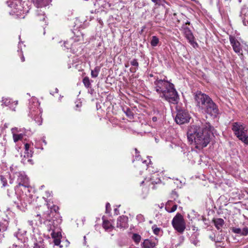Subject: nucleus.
<instances>
[{"label": "nucleus", "instance_id": "37", "mask_svg": "<svg viewBox=\"0 0 248 248\" xmlns=\"http://www.w3.org/2000/svg\"><path fill=\"white\" fill-rule=\"evenodd\" d=\"M178 197V195L177 194L176 192L174 190L172 191H171V202H172V199H173V201H176L178 202H180L179 200H178V201H177ZM171 204H172V203H171Z\"/></svg>", "mask_w": 248, "mask_h": 248}, {"label": "nucleus", "instance_id": "5", "mask_svg": "<svg viewBox=\"0 0 248 248\" xmlns=\"http://www.w3.org/2000/svg\"><path fill=\"white\" fill-rule=\"evenodd\" d=\"M231 128L234 136L245 145H248V127L242 122H236L232 124Z\"/></svg>", "mask_w": 248, "mask_h": 248}, {"label": "nucleus", "instance_id": "23", "mask_svg": "<svg viewBox=\"0 0 248 248\" xmlns=\"http://www.w3.org/2000/svg\"><path fill=\"white\" fill-rule=\"evenodd\" d=\"M103 219V227L106 231H110L113 229V227L111 225V224L110 223L109 221H108L107 220H105L104 219V217H102Z\"/></svg>", "mask_w": 248, "mask_h": 248}, {"label": "nucleus", "instance_id": "10", "mask_svg": "<svg viewBox=\"0 0 248 248\" xmlns=\"http://www.w3.org/2000/svg\"><path fill=\"white\" fill-rule=\"evenodd\" d=\"M171 224L174 229L179 233H182L186 229V223L183 216L179 213L173 217Z\"/></svg>", "mask_w": 248, "mask_h": 248}, {"label": "nucleus", "instance_id": "49", "mask_svg": "<svg viewBox=\"0 0 248 248\" xmlns=\"http://www.w3.org/2000/svg\"><path fill=\"white\" fill-rule=\"evenodd\" d=\"M30 147V145L28 143H26L25 144V151L29 152V149Z\"/></svg>", "mask_w": 248, "mask_h": 248}, {"label": "nucleus", "instance_id": "57", "mask_svg": "<svg viewBox=\"0 0 248 248\" xmlns=\"http://www.w3.org/2000/svg\"><path fill=\"white\" fill-rule=\"evenodd\" d=\"M114 213H115V214L116 215H118V214L119 211H118V210H117V208H115V209H114Z\"/></svg>", "mask_w": 248, "mask_h": 248}, {"label": "nucleus", "instance_id": "26", "mask_svg": "<svg viewBox=\"0 0 248 248\" xmlns=\"http://www.w3.org/2000/svg\"><path fill=\"white\" fill-rule=\"evenodd\" d=\"M74 45L73 39H72L71 38L64 42V47L67 49H72Z\"/></svg>", "mask_w": 248, "mask_h": 248}, {"label": "nucleus", "instance_id": "13", "mask_svg": "<svg viewBox=\"0 0 248 248\" xmlns=\"http://www.w3.org/2000/svg\"><path fill=\"white\" fill-rule=\"evenodd\" d=\"M183 16L181 13H173V16H171V22L175 25L174 26L176 28V30L181 29L183 28L184 25V21L182 20Z\"/></svg>", "mask_w": 248, "mask_h": 248}, {"label": "nucleus", "instance_id": "4", "mask_svg": "<svg viewBox=\"0 0 248 248\" xmlns=\"http://www.w3.org/2000/svg\"><path fill=\"white\" fill-rule=\"evenodd\" d=\"M140 163L142 167H146V171L150 173L149 176H146L144 180L141 182V184L144 183L152 189H155L157 188V185L160 182L156 170L152 166L150 160L148 164H147L146 160L141 161Z\"/></svg>", "mask_w": 248, "mask_h": 248}, {"label": "nucleus", "instance_id": "29", "mask_svg": "<svg viewBox=\"0 0 248 248\" xmlns=\"http://www.w3.org/2000/svg\"><path fill=\"white\" fill-rule=\"evenodd\" d=\"M8 223V222L5 220L0 221V232H3L6 230Z\"/></svg>", "mask_w": 248, "mask_h": 248}, {"label": "nucleus", "instance_id": "60", "mask_svg": "<svg viewBox=\"0 0 248 248\" xmlns=\"http://www.w3.org/2000/svg\"><path fill=\"white\" fill-rule=\"evenodd\" d=\"M10 192H9V190H7V195H8V196H9V197H10V196H11V195H10Z\"/></svg>", "mask_w": 248, "mask_h": 248}, {"label": "nucleus", "instance_id": "58", "mask_svg": "<svg viewBox=\"0 0 248 248\" xmlns=\"http://www.w3.org/2000/svg\"><path fill=\"white\" fill-rule=\"evenodd\" d=\"M159 207H160L161 209H162L164 206V204L163 203H162L161 204V206H160L159 205H158Z\"/></svg>", "mask_w": 248, "mask_h": 248}, {"label": "nucleus", "instance_id": "12", "mask_svg": "<svg viewBox=\"0 0 248 248\" xmlns=\"http://www.w3.org/2000/svg\"><path fill=\"white\" fill-rule=\"evenodd\" d=\"M179 30L183 31L186 38L194 47L198 46V44L194 41V37L189 28L185 27V25H184V27Z\"/></svg>", "mask_w": 248, "mask_h": 248}, {"label": "nucleus", "instance_id": "22", "mask_svg": "<svg viewBox=\"0 0 248 248\" xmlns=\"http://www.w3.org/2000/svg\"><path fill=\"white\" fill-rule=\"evenodd\" d=\"M71 38L73 39L74 44L78 42L81 43L83 41V34L81 32L78 31L76 35Z\"/></svg>", "mask_w": 248, "mask_h": 248}, {"label": "nucleus", "instance_id": "31", "mask_svg": "<svg viewBox=\"0 0 248 248\" xmlns=\"http://www.w3.org/2000/svg\"><path fill=\"white\" fill-rule=\"evenodd\" d=\"M24 136V134L22 133L19 134H14L13 137L14 142H16L18 141L21 140L23 138Z\"/></svg>", "mask_w": 248, "mask_h": 248}, {"label": "nucleus", "instance_id": "17", "mask_svg": "<svg viewBox=\"0 0 248 248\" xmlns=\"http://www.w3.org/2000/svg\"><path fill=\"white\" fill-rule=\"evenodd\" d=\"M179 100V95L174 88V85L171 83V103L177 104Z\"/></svg>", "mask_w": 248, "mask_h": 248}, {"label": "nucleus", "instance_id": "20", "mask_svg": "<svg viewBox=\"0 0 248 248\" xmlns=\"http://www.w3.org/2000/svg\"><path fill=\"white\" fill-rule=\"evenodd\" d=\"M212 221L217 230L221 231V228L225 224L224 220L221 218H214Z\"/></svg>", "mask_w": 248, "mask_h": 248}, {"label": "nucleus", "instance_id": "40", "mask_svg": "<svg viewBox=\"0 0 248 248\" xmlns=\"http://www.w3.org/2000/svg\"><path fill=\"white\" fill-rule=\"evenodd\" d=\"M152 229L153 230V232H154V233L155 234H158L160 231V228H157L156 226H153L152 227Z\"/></svg>", "mask_w": 248, "mask_h": 248}, {"label": "nucleus", "instance_id": "32", "mask_svg": "<svg viewBox=\"0 0 248 248\" xmlns=\"http://www.w3.org/2000/svg\"><path fill=\"white\" fill-rule=\"evenodd\" d=\"M37 16L39 18L40 20H44L45 19L46 16L44 14V12L42 11L41 10L38 9L36 11Z\"/></svg>", "mask_w": 248, "mask_h": 248}, {"label": "nucleus", "instance_id": "7", "mask_svg": "<svg viewBox=\"0 0 248 248\" xmlns=\"http://www.w3.org/2000/svg\"><path fill=\"white\" fill-rule=\"evenodd\" d=\"M39 103L35 97H32L29 100V116L34 119V121L40 125L42 123L41 114L42 110L39 108Z\"/></svg>", "mask_w": 248, "mask_h": 248}, {"label": "nucleus", "instance_id": "16", "mask_svg": "<svg viewBox=\"0 0 248 248\" xmlns=\"http://www.w3.org/2000/svg\"><path fill=\"white\" fill-rule=\"evenodd\" d=\"M232 232L234 233L239 234L241 236H247L248 235V227L245 226L242 229L236 227H232L231 228Z\"/></svg>", "mask_w": 248, "mask_h": 248}, {"label": "nucleus", "instance_id": "42", "mask_svg": "<svg viewBox=\"0 0 248 248\" xmlns=\"http://www.w3.org/2000/svg\"><path fill=\"white\" fill-rule=\"evenodd\" d=\"M125 114L126 116L129 118H131L133 117V113L129 108H127L126 111H125Z\"/></svg>", "mask_w": 248, "mask_h": 248}, {"label": "nucleus", "instance_id": "47", "mask_svg": "<svg viewBox=\"0 0 248 248\" xmlns=\"http://www.w3.org/2000/svg\"><path fill=\"white\" fill-rule=\"evenodd\" d=\"M135 152H136V155H135V158L136 159L140 160V158H139V152H138V150L137 149H135Z\"/></svg>", "mask_w": 248, "mask_h": 248}, {"label": "nucleus", "instance_id": "25", "mask_svg": "<svg viewBox=\"0 0 248 248\" xmlns=\"http://www.w3.org/2000/svg\"><path fill=\"white\" fill-rule=\"evenodd\" d=\"M130 63L132 66H134V67L130 68V71L132 73H136L139 67V62L136 59H133L130 62Z\"/></svg>", "mask_w": 248, "mask_h": 248}, {"label": "nucleus", "instance_id": "63", "mask_svg": "<svg viewBox=\"0 0 248 248\" xmlns=\"http://www.w3.org/2000/svg\"><path fill=\"white\" fill-rule=\"evenodd\" d=\"M43 142L45 143V144H46V141L45 140L43 141Z\"/></svg>", "mask_w": 248, "mask_h": 248}, {"label": "nucleus", "instance_id": "9", "mask_svg": "<svg viewBox=\"0 0 248 248\" xmlns=\"http://www.w3.org/2000/svg\"><path fill=\"white\" fill-rule=\"evenodd\" d=\"M176 109L177 114L174 120L177 124H182L189 122L191 116L187 110L180 108L178 105L176 106Z\"/></svg>", "mask_w": 248, "mask_h": 248}, {"label": "nucleus", "instance_id": "34", "mask_svg": "<svg viewBox=\"0 0 248 248\" xmlns=\"http://www.w3.org/2000/svg\"><path fill=\"white\" fill-rule=\"evenodd\" d=\"M132 239L136 244H138L141 240V236L137 233H134L132 235Z\"/></svg>", "mask_w": 248, "mask_h": 248}, {"label": "nucleus", "instance_id": "11", "mask_svg": "<svg viewBox=\"0 0 248 248\" xmlns=\"http://www.w3.org/2000/svg\"><path fill=\"white\" fill-rule=\"evenodd\" d=\"M15 177H17L16 183L18 185L16 186H22L24 189L28 188L30 187L29 178L24 172H18L15 173Z\"/></svg>", "mask_w": 248, "mask_h": 248}, {"label": "nucleus", "instance_id": "61", "mask_svg": "<svg viewBox=\"0 0 248 248\" xmlns=\"http://www.w3.org/2000/svg\"><path fill=\"white\" fill-rule=\"evenodd\" d=\"M244 44L247 46V48L246 49H248V44L245 43Z\"/></svg>", "mask_w": 248, "mask_h": 248}, {"label": "nucleus", "instance_id": "36", "mask_svg": "<svg viewBox=\"0 0 248 248\" xmlns=\"http://www.w3.org/2000/svg\"><path fill=\"white\" fill-rule=\"evenodd\" d=\"M33 248H45L43 241H40L34 244Z\"/></svg>", "mask_w": 248, "mask_h": 248}, {"label": "nucleus", "instance_id": "30", "mask_svg": "<svg viewBox=\"0 0 248 248\" xmlns=\"http://www.w3.org/2000/svg\"><path fill=\"white\" fill-rule=\"evenodd\" d=\"M100 70V67L99 66H96L93 70L91 71V76L92 78H96Z\"/></svg>", "mask_w": 248, "mask_h": 248}, {"label": "nucleus", "instance_id": "14", "mask_svg": "<svg viewBox=\"0 0 248 248\" xmlns=\"http://www.w3.org/2000/svg\"><path fill=\"white\" fill-rule=\"evenodd\" d=\"M229 40L234 51L238 54H241L242 55L241 53L242 50L239 42L232 35H230Z\"/></svg>", "mask_w": 248, "mask_h": 248}, {"label": "nucleus", "instance_id": "53", "mask_svg": "<svg viewBox=\"0 0 248 248\" xmlns=\"http://www.w3.org/2000/svg\"><path fill=\"white\" fill-rule=\"evenodd\" d=\"M16 207H17L18 209H20V210H24V209H23V208H21V207L19 205V204H18V203H17Z\"/></svg>", "mask_w": 248, "mask_h": 248}, {"label": "nucleus", "instance_id": "46", "mask_svg": "<svg viewBox=\"0 0 248 248\" xmlns=\"http://www.w3.org/2000/svg\"><path fill=\"white\" fill-rule=\"evenodd\" d=\"M152 1L155 4L160 5L163 3L164 0H152Z\"/></svg>", "mask_w": 248, "mask_h": 248}, {"label": "nucleus", "instance_id": "41", "mask_svg": "<svg viewBox=\"0 0 248 248\" xmlns=\"http://www.w3.org/2000/svg\"><path fill=\"white\" fill-rule=\"evenodd\" d=\"M136 218L139 222H143L144 220V217L141 214L137 215Z\"/></svg>", "mask_w": 248, "mask_h": 248}, {"label": "nucleus", "instance_id": "19", "mask_svg": "<svg viewBox=\"0 0 248 248\" xmlns=\"http://www.w3.org/2000/svg\"><path fill=\"white\" fill-rule=\"evenodd\" d=\"M2 105L4 104L6 106H9L13 110H15V107H13L14 106H16L17 104V101L12 102L11 99L8 98H2Z\"/></svg>", "mask_w": 248, "mask_h": 248}, {"label": "nucleus", "instance_id": "55", "mask_svg": "<svg viewBox=\"0 0 248 248\" xmlns=\"http://www.w3.org/2000/svg\"><path fill=\"white\" fill-rule=\"evenodd\" d=\"M28 223L31 226H32V225H33V221H31V220H29L28 221Z\"/></svg>", "mask_w": 248, "mask_h": 248}, {"label": "nucleus", "instance_id": "51", "mask_svg": "<svg viewBox=\"0 0 248 248\" xmlns=\"http://www.w3.org/2000/svg\"><path fill=\"white\" fill-rule=\"evenodd\" d=\"M46 197L48 198V197H50V196H51V192H50L48 191H47L46 192Z\"/></svg>", "mask_w": 248, "mask_h": 248}, {"label": "nucleus", "instance_id": "21", "mask_svg": "<svg viewBox=\"0 0 248 248\" xmlns=\"http://www.w3.org/2000/svg\"><path fill=\"white\" fill-rule=\"evenodd\" d=\"M32 1L38 8L46 6L48 2L47 0H32Z\"/></svg>", "mask_w": 248, "mask_h": 248}, {"label": "nucleus", "instance_id": "28", "mask_svg": "<svg viewBox=\"0 0 248 248\" xmlns=\"http://www.w3.org/2000/svg\"><path fill=\"white\" fill-rule=\"evenodd\" d=\"M22 43V42L20 41L19 42L18 45V50L17 51L19 53V55L21 57V60L22 62L25 61V58L23 56V51L22 50V47L21 44Z\"/></svg>", "mask_w": 248, "mask_h": 248}, {"label": "nucleus", "instance_id": "48", "mask_svg": "<svg viewBox=\"0 0 248 248\" xmlns=\"http://www.w3.org/2000/svg\"><path fill=\"white\" fill-rule=\"evenodd\" d=\"M177 208V205L175 202L174 204H173L172 206L171 207V213L174 212Z\"/></svg>", "mask_w": 248, "mask_h": 248}, {"label": "nucleus", "instance_id": "2", "mask_svg": "<svg viewBox=\"0 0 248 248\" xmlns=\"http://www.w3.org/2000/svg\"><path fill=\"white\" fill-rule=\"evenodd\" d=\"M47 205L48 210L46 212L43 213L42 217H41L40 214H37V216L39 217L40 222H42V219L44 220V223L46 229L50 233L55 245L59 246L62 237V229L60 227L62 219L58 212L59 207L54 204L51 205L47 202Z\"/></svg>", "mask_w": 248, "mask_h": 248}, {"label": "nucleus", "instance_id": "39", "mask_svg": "<svg viewBox=\"0 0 248 248\" xmlns=\"http://www.w3.org/2000/svg\"><path fill=\"white\" fill-rule=\"evenodd\" d=\"M165 209L169 213L170 212V201H168L165 205Z\"/></svg>", "mask_w": 248, "mask_h": 248}, {"label": "nucleus", "instance_id": "50", "mask_svg": "<svg viewBox=\"0 0 248 248\" xmlns=\"http://www.w3.org/2000/svg\"><path fill=\"white\" fill-rule=\"evenodd\" d=\"M17 131H18L17 128L16 127L13 128L11 129V132H12L13 135H14V134H16V132Z\"/></svg>", "mask_w": 248, "mask_h": 248}, {"label": "nucleus", "instance_id": "27", "mask_svg": "<svg viewBox=\"0 0 248 248\" xmlns=\"http://www.w3.org/2000/svg\"><path fill=\"white\" fill-rule=\"evenodd\" d=\"M182 186L181 182L177 179H173V182H171V187L174 189L175 188L181 187Z\"/></svg>", "mask_w": 248, "mask_h": 248}, {"label": "nucleus", "instance_id": "38", "mask_svg": "<svg viewBox=\"0 0 248 248\" xmlns=\"http://www.w3.org/2000/svg\"><path fill=\"white\" fill-rule=\"evenodd\" d=\"M26 233V231H22L21 229H19L18 230V231L17 233H15L14 234V235L18 239H19L18 238V235H24Z\"/></svg>", "mask_w": 248, "mask_h": 248}, {"label": "nucleus", "instance_id": "54", "mask_svg": "<svg viewBox=\"0 0 248 248\" xmlns=\"http://www.w3.org/2000/svg\"><path fill=\"white\" fill-rule=\"evenodd\" d=\"M152 120H153V122H156V121H157V117H155V116L153 117L152 118Z\"/></svg>", "mask_w": 248, "mask_h": 248}, {"label": "nucleus", "instance_id": "18", "mask_svg": "<svg viewBox=\"0 0 248 248\" xmlns=\"http://www.w3.org/2000/svg\"><path fill=\"white\" fill-rule=\"evenodd\" d=\"M156 244V240L145 239L141 244V246L143 248H152L155 247Z\"/></svg>", "mask_w": 248, "mask_h": 248}, {"label": "nucleus", "instance_id": "43", "mask_svg": "<svg viewBox=\"0 0 248 248\" xmlns=\"http://www.w3.org/2000/svg\"><path fill=\"white\" fill-rule=\"evenodd\" d=\"M111 211L110 205L108 202H107L106 205V212L109 213Z\"/></svg>", "mask_w": 248, "mask_h": 248}, {"label": "nucleus", "instance_id": "24", "mask_svg": "<svg viewBox=\"0 0 248 248\" xmlns=\"http://www.w3.org/2000/svg\"><path fill=\"white\" fill-rule=\"evenodd\" d=\"M31 155L32 154L31 152L25 151L24 155H21V157H22L21 162L23 163V164H25L26 159H28V162L30 161V158L31 157Z\"/></svg>", "mask_w": 248, "mask_h": 248}, {"label": "nucleus", "instance_id": "59", "mask_svg": "<svg viewBox=\"0 0 248 248\" xmlns=\"http://www.w3.org/2000/svg\"><path fill=\"white\" fill-rule=\"evenodd\" d=\"M189 25L190 24V22H189L188 21H187L186 22H184V25H185V27H186V25Z\"/></svg>", "mask_w": 248, "mask_h": 248}, {"label": "nucleus", "instance_id": "52", "mask_svg": "<svg viewBox=\"0 0 248 248\" xmlns=\"http://www.w3.org/2000/svg\"><path fill=\"white\" fill-rule=\"evenodd\" d=\"M81 103L80 102H78L76 104L77 108H80L81 106Z\"/></svg>", "mask_w": 248, "mask_h": 248}, {"label": "nucleus", "instance_id": "3", "mask_svg": "<svg viewBox=\"0 0 248 248\" xmlns=\"http://www.w3.org/2000/svg\"><path fill=\"white\" fill-rule=\"evenodd\" d=\"M193 96L196 106L201 112L213 118L217 117L219 114L218 106L208 95L197 91L193 93Z\"/></svg>", "mask_w": 248, "mask_h": 248}, {"label": "nucleus", "instance_id": "64", "mask_svg": "<svg viewBox=\"0 0 248 248\" xmlns=\"http://www.w3.org/2000/svg\"><path fill=\"white\" fill-rule=\"evenodd\" d=\"M246 50L247 51V53L248 54V49H246Z\"/></svg>", "mask_w": 248, "mask_h": 248}, {"label": "nucleus", "instance_id": "6", "mask_svg": "<svg viewBox=\"0 0 248 248\" xmlns=\"http://www.w3.org/2000/svg\"><path fill=\"white\" fill-rule=\"evenodd\" d=\"M9 2L7 1L8 5L12 8L10 14L16 16L17 18H24V14L28 13L30 9L28 3L25 2L22 3L21 0H16L14 2H11L10 4Z\"/></svg>", "mask_w": 248, "mask_h": 248}, {"label": "nucleus", "instance_id": "15", "mask_svg": "<svg viewBox=\"0 0 248 248\" xmlns=\"http://www.w3.org/2000/svg\"><path fill=\"white\" fill-rule=\"evenodd\" d=\"M127 217L123 216L118 217L117 221L116 227L121 229H125L128 227Z\"/></svg>", "mask_w": 248, "mask_h": 248}, {"label": "nucleus", "instance_id": "1", "mask_svg": "<svg viewBox=\"0 0 248 248\" xmlns=\"http://www.w3.org/2000/svg\"><path fill=\"white\" fill-rule=\"evenodd\" d=\"M187 137L190 144L197 149H202L210 142L212 136L214 137L216 130L208 122L190 124L187 127Z\"/></svg>", "mask_w": 248, "mask_h": 248}, {"label": "nucleus", "instance_id": "44", "mask_svg": "<svg viewBox=\"0 0 248 248\" xmlns=\"http://www.w3.org/2000/svg\"><path fill=\"white\" fill-rule=\"evenodd\" d=\"M0 180L3 186H5L7 185V180L3 176H1Z\"/></svg>", "mask_w": 248, "mask_h": 248}, {"label": "nucleus", "instance_id": "35", "mask_svg": "<svg viewBox=\"0 0 248 248\" xmlns=\"http://www.w3.org/2000/svg\"><path fill=\"white\" fill-rule=\"evenodd\" d=\"M83 83L84 85V86L88 88H90L91 87V83H90V79L88 77H86L85 78H83Z\"/></svg>", "mask_w": 248, "mask_h": 248}, {"label": "nucleus", "instance_id": "33", "mask_svg": "<svg viewBox=\"0 0 248 248\" xmlns=\"http://www.w3.org/2000/svg\"><path fill=\"white\" fill-rule=\"evenodd\" d=\"M159 42L158 38L156 36H153L151 41V45L153 46H155Z\"/></svg>", "mask_w": 248, "mask_h": 248}, {"label": "nucleus", "instance_id": "62", "mask_svg": "<svg viewBox=\"0 0 248 248\" xmlns=\"http://www.w3.org/2000/svg\"><path fill=\"white\" fill-rule=\"evenodd\" d=\"M58 91H59L58 89L57 88H56V89H55V92H56V93H58Z\"/></svg>", "mask_w": 248, "mask_h": 248}, {"label": "nucleus", "instance_id": "45", "mask_svg": "<svg viewBox=\"0 0 248 248\" xmlns=\"http://www.w3.org/2000/svg\"><path fill=\"white\" fill-rule=\"evenodd\" d=\"M210 238L213 240V241H215L216 242H220L221 241V240L223 239L222 237L221 236L220 237H219L218 236L217 237V240H216L213 237L210 236Z\"/></svg>", "mask_w": 248, "mask_h": 248}, {"label": "nucleus", "instance_id": "8", "mask_svg": "<svg viewBox=\"0 0 248 248\" xmlns=\"http://www.w3.org/2000/svg\"><path fill=\"white\" fill-rule=\"evenodd\" d=\"M155 90L160 97L170 103V82L165 80H156L155 81Z\"/></svg>", "mask_w": 248, "mask_h": 248}, {"label": "nucleus", "instance_id": "56", "mask_svg": "<svg viewBox=\"0 0 248 248\" xmlns=\"http://www.w3.org/2000/svg\"><path fill=\"white\" fill-rule=\"evenodd\" d=\"M199 242L198 241H194L192 243L194 244L195 246H198Z\"/></svg>", "mask_w": 248, "mask_h": 248}]
</instances>
